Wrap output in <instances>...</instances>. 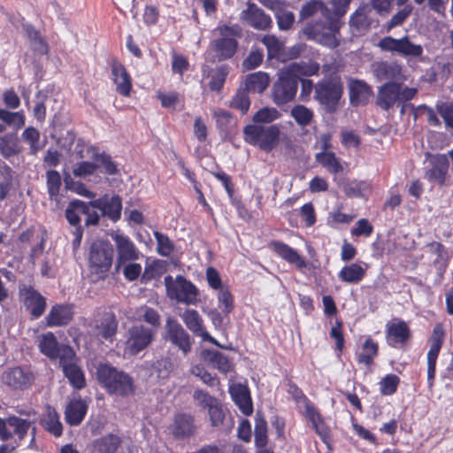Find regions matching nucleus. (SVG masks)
Listing matches in <instances>:
<instances>
[{
  "instance_id": "nucleus-1",
  "label": "nucleus",
  "mask_w": 453,
  "mask_h": 453,
  "mask_svg": "<svg viewBox=\"0 0 453 453\" xmlns=\"http://www.w3.org/2000/svg\"><path fill=\"white\" fill-rule=\"evenodd\" d=\"M319 65L317 63H290L280 70L278 81L273 85V100L277 105L287 104L294 99L297 90V79L302 76L317 74Z\"/></svg>"
},
{
  "instance_id": "nucleus-2",
  "label": "nucleus",
  "mask_w": 453,
  "mask_h": 453,
  "mask_svg": "<svg viewBox=\"0 0 453 453\" xmlns=\"http://www.w3.org/2000/svg\"><path fill=\"white\" fill-rule=\"evenodd\" d=\"M319 16L326 20L325 26L319 24L305 28V33L319 43L330 48H334L339 42L336 34L339 31L337 22L330 18V12L320 1L311 0L303 5L300 11V19H306L311 17Z\"/></svg>"
},
{
  "instance_id": "nucleus-3",
  "label": "nucleus",
  "mask_w": 453,
  "mask_h": 453,
  "mask_svg": "<svg viewBox=\"0 0 453 453\" xmlns=\"http://www.w3.org/2000/svg\"><path fill=\"white\" fill-rule=\"evenodd\" d=\"M96 376L100 384L111 394L127 395L134 391L131 377L109 365L100 364L97 367Z\"/></svg>"
},
{
  "instance_id": "nucleus-4",
  "label": "nucleus",
  "mask_w": 453,
  "mask_h": 453,
  "mask_svg": "<svg viewBox=\"0 0 453 453\" xmlns=\"http://www.w3.org/2000/svg\"><path fill=\"white\" fill-rule=\"evenodd\" d=\"M216 31L219 33V38L215 39L211 43L212 61H223L231 58L238 46L236 38L242 35L241 27L238 25H220L216 28Z\"/></svg>"
},
{
  "instance_id": "nucleus-5",
  "label": "nucleus",
  "mask_w": 453,
  "mask_h": 453,
  "mask_svg": "<svg viewBox=\"0 0 453 453\" xmlns=\"http://www.w3.org/2000/svg\"><path fill=\"white\" fill-rule=\"evenodd\" d=\"M280 129L277 125H247L243 128V137L249 144L270 152L280 142Z\"/></svg>"
},
{
  "instance_id": "nucleus-6",
  "label": "nucleus",
  "mask_w": 453,
  "mask_h": 453,
  "mask_svg": "<svg viewBox=\"0 0 453 453\" xmlns=\"http://www.w3.org/2000/svg\"><path fill=\"white\" fill-rule=\"evenodd\" d=\"M166 296L186 305H196L198 302L199 290L182 275L173 277L167 275L164 279Z\"/></svg>"
},
{
  "instance_id": "nucleus-7",
  "label": "nucleus",
  "mask_w": 453,
  "mask_h": 453,
  "mask_svg": "<svg viewBox=\"0 0 453 453\" xmlns=\"http://www.w3.org/2000/svg\"><path fill=\"white\" fill-rule=\"evenodd\" d=\"M112 246L104 241H95L89 248L88 266L91 273L104 278L112 265Z\"/></svg>"
},
{
  "instance_id": "nucleus-8",
  "label": "nucleus",
  "mask_w": 453,
  "mask_h": 453,
  "mask_svg": "<svg viewBox=\"0 0 453 453\" xmlns=\"http://www.w3.org/2000/svg\"><path fill=\"white\" fill-rule=\"evenodd\" d=\"M154 328H147L142 324H135L126 332L124 354L135 356L147 349L156 339Z\"/></svg>"
},
{
  "instance_id": "nucleus-9",
  "label": "nucleus",
  "mask_w": 453,
  "mask_h": 453,
  "mask_svg": "<svg viewBox=\"0 0 453 453\" xmlns=\"http://www.w3.org/2000/svg\"><path fill=\"white\" fill-rule=\"evenodd\" d=\"M418 90L414 88L403 87L399 83L388 82L378 91L377 104L383 110H388L395 104L412 99Z\"/></svg>"
},
{
  "instance_id": "nucleus-10",
  "label": "nucleus",
  "mask_w": 453,
  "mask_h": 453,
  "mask_svg": "<svg viewBox=\"0 0 453 453\" xmlns=\"http://www.w3.org/2000/svg\"><path fill=\"white\" fill-rule=\"evenodd\" d=\"M288 393L293 396L300 412L309 419L319 436L326 439L328 434L327 430L326 428L325 430L321 428L320 425L322 423V418L312 403L296 385H289Z\"/></svg>"
},
{
  "instance_id": "nucleus-11",
  "label": "nucleus",
  "mask_w": 453,
  "mask_h": 453,
  "mask_svg": "<svg viewBox=\"0 0 453 453\" xmlns=\"http://www.w3.org/2000/svg\"><path fill=\"white\" fill-rule=\"evenodd\" d=\"M378 47L381 50L395 53L403 58H419L423 54V47L411 42L408 36L400 39L386 36L378 42Z\"/></svg>"
},
{
  "instance_id": "nucleus-12",
  "label": "nucleus",
  "mask_w": 453,
  "mask_h": 453,
  "mask_svg": "<svg viewBox=\"0 0 453 453\" xmlns=\"http://www.w3.org/2000/svg\"><path fill=\"white\" fill-rule=\"evenodd\" d=\"M88 326L95 336L111 341L117 333L118 321L112 311L104 310L94 314Z\"/></svg>"
},
{
  "instance_id": "nucleus-13",
  "label": "nucleus",
  "mask_w": 453,
  "mask_h": 453,
  "mask_svg": "<svg viewBox=\"0 0 453 453\" xmlns=\"http://www.w3.org/2000/svg\"><path fill=\"white\" fill-rule=\"evenodd\" d=\"M342 94V86L336 78L325 80L315 87V98L326 108L333 111Z\"/></svg>"
},
{
  "instance_id": "nucleus-14",
  "label": "nucleus",
  "mask_w": 453,
  "mask_h": 453,
  "mask_svg": "<svg viewBox=\"0 0 453 453\" xmlns=\"http://www.w3.org/2000/svg\"><path fill=\"white\" fill-rule=\"evenodd\" d=\"M165 340L177 347L183 355H188L192 348L193 341L183 326L171 317L165 321Z\"/></svg>"
},
{
  "instance_id": "nucleus-15",
  "label": "nucleus",
  "mask_w": 453,
  "mask_h": 453,
  "mask_svg": "<svg viewBox=\"0 0 453 453\" xmlns=\"http://www.w3.org/2000/svg\"><path fill=\"white\" fill-rule=\"evenodd\" d=\"M65 376L70 384L76 389H81L86 386V380L81 368L76 363V357L72 349H64V353L59 362Z\"/></svg>"
},
{
  "instance_id": "nucleus-16",
  "label": "nucleus",
  "mask_w": 453,
  "mask_h": 453,
  "mask_svg": "<svg viewBox=\"0 0 453 453\" xmlns=\"http://www.w3.org/2000/svg\"><path fill=\"white\" fill-rule=\"evenodd\" d=\"M240 19L257 30H268L273 25L271 17L250 2L247 3V8L241 12Z\"/></svg>"
},
{
  "instance_id": "nucleus-17",
  "label": "nucleus",
  "mask_w": 453,
  "mask_h": 453,
  "mask_svg": "<svg viewBox=\"0 0 453 453\" xmlns=\"http://www.w3.org/2000/svg\"><path fill=\"white\" fill-rule=\"evenodd\" d=\"M444 330L441 325H436L430 339V349L427 352V380L429 386L433 385L435 376L436 360L441 348Z\"/></svg>"
},
{
  "instance_id": "nucleus-18",
  "label": "nucleus",
  "mask_w": 453,
  "mask_h": 453,
  "mask_svg": "<svg viewBox=\"0 0 453 453\" xmlns=\"http://www.w3.org/2000/svg\"><path fill=\"white\" fill-rule=\"evenodd\" d=\"M186 326L195 334L199 335L203 341L210 342L219 347H221L215 338L210 335L203 326V320L197 311L187 309L180 315Z\"/></svg>"
},
{
  "instance_id": "nucleus-19",
  "label": "nucleus",
  "mask_w": 453,
  "mask_h": 453,
  "mask_svg": "<svg viewBox=\"0 0 453 453\" xmlns=\"http://www.w3.org/2000/svg\"><path fill=\"white\" fill-rule=\"evenodd\" d=\"M19 294L25 307L34 319L39 318L44 312L45 298L39 292L31 287H24L20 289Z\"/></svg>"
},
{
  "instance_id": "nucleus-20",
  "label": "nucleus",
  "mask_w": 453,
  "mask_h": 453,
  "mask_svg": "<svg viewBox=\"0 0 453 453\" xmlns=\"http://www.w3.org/2000/svg\"><path fill=\"white\" fill-rule=\"evenodd\" d=\"M386 339L388 345L396 348L403 344L411 336V331L406 322L393 319L386 326Z\"/></svg>"
},
{
  "instance_id": "nucleus-21",
  "label": "nucleus",
  "mask_w": 453,
  "mask_h": 453,
  "mask_svg": "<svg viewBox=\"0 0 453 453\" xmlns=\"http://www.w3.org/2000/svg\"><path fill=\"white\" fill-rule=\"evenodd\" d=\"M111 237L117 247L118 267L127 261L135 260L138 258L139 252L129 237L118 233L112 234Z\"/></svg>"
},
{
  "instance_id": "nucleus-22",
  "label": "nucleus",
  "mask_w": 453,
  "mask_h": 453,
  "mask_svg": "<svg viewBox=\"0 0 453 453\" xmlns=\"http://www.w3.org/2000/svg\"><path fill=\"white\" fill-rule=\"evenodd\" d=\"M4 382L13 389H26L34 381V375L20 367H14L6 371L3 375Z\"/></svg>"
},
{
  "instance_id": "nucleus-23",
  "label": "nucleus",
  "mask_w": 453,
  "mask_h": 453,
  "mask_svg": "<svg viewBox=\"0 0 453 453\" xmlns=\"http://www.w3.org/2000/svg\"><path fill=\"white\" fill-rule=\"evenodd\" d=\"M38 347L41 352L50 359L59 358L61 361L64 349H71L65 345H59L53 333H46L40 336Z\"/></svg>"
},
{
  "instance_id": "nucleus-24",
  "label": "nucleus",
  "mask_w": 453,
  "mask_h": 453,
  "mask_svg": "<svg viewBox=\"0 0 453 453\" xmlns=\"http://www.w3.org/2000/svg\"><path fill=\"white\" fill-rule=\"evenodd\" d=\"M93 208L101 211V215L108 216L112 220H117L120 217L122 204L119 196L111 198H99L90 202Z\"/></svg>"
},
{
  "instance_id": "nucleus-25",
  "label": "nucleus",
  "mask_w": 453,
  "mask_h": 453,
  "mask_svg": "<svg viewBox=\"0 0 453 453\" xmlns=\"http://www.w3.org/2000/svg\"><path fill=\"white\" fill-rule=\"evenodd\" d=\"M73 318V306L69 304L54 305L46 317L49 326H63L67 325Z\"/></svg>"
},
{
  "instance_id": "nucleus-26",
  "label": "nucleus",
  "mask_w": 453,
  "mask_h": 453,
  "mask_svg": "<svg viewBox=\"0 0 453 453\" xmlns=\"http://www.w3.org/2000/svg\"><path fill=\"white\" fill-rule=\"evenodd\" d=\"M372 73L379 81L390 80L400 81L402 66L396 63L378 62L372 65Z\"/></svg>"
},
{
  "instance_id": "nucleus-27",
  "label": "nucleus",
  "mask_w": 453,
  "mask_h": 453,
  "mask_svg": "<svg viewBox=\"0 0 453 453\" xmlns=\"http://www.w3.org/2000/svg\"><path fill=\"white\" fill-rule=\"evenodd\" d=\"M229 392L241 411L246 416L250 415L253 411V407L247 387L241 383L234 384L229 388Z\"/></svg>"
},
{
  "instance_id": "nucleus-28",
  "label": "nucleus",
  "mask_w": 453,
  "mask_h": 453,
  "mask_svg": "<svg viewBox=\"0 0 453 453\" xmlns=\"http://www.w3.org/2000/svg\"><path fill=\"white\" fill-rule=\"evenodd\" d=\"M131 319L142 320L149 324L147 328H154L155 333L157 334L158 328L161 326V317L159 313L151 307L142 305L136 308L132 313Z\"/></svg>"
},
{
  "instance_id": "nucleus-29",
  "label": "nucleus",
  "mask_w": 453,
  "mask_h": 453,
  "mask_svg": "<svg viewBox=\"0 0 453 453\" xmlns=\"http://www.w3.org/2000/svg\"><path fill=\"white\" fill-rule=\"evenodd\" d=\"M111 75L116 85V90L122 96H127L132 88L131 79L125 67L120 64H113Z\"/></svg>"
},
{
  "instance_id": "nucleus-30",
  "label": "nucleus",
  "mask_w": 453,
  "mask_h": 453,
  "mask_svg": "<svg viewBox=\"0 0 453 453\" xmlns=\"http://www.w3.org/2000/svg\"><path fill=\"white\" fill-rule=\"evenodd\" d=\"M121 439L113 434H108L91 443L90 453H116Z\"/></svg>"
},
{
  "instance_id": "nucleus-31",
  "label": "nucleus",
  "mask_w": 453,
  "mask_h": 453,
  "mask_svg": "<svg viewBox=\"0 0 453 453\" xmlns=\"http://www.w3.org/2000/svg\"><path fill=\"white\" fill-rule=\"evenodd\" d=\"M271 247L281 258L295 265L297 268L301 269L306 266L305 260L297 253L296 250L288 245L280 242H273L271 243Z\"/></svg>"
},
{
  "instance_id": "nucleus-32",
  "label": "nucleus",
  "mask_w": 453,
  "mask_h": 453,
  "mask_svg": "<svg viewBox=\"0 0 453 453\" xmlns=\"http://www.w3.org/2000/svg\"><path fill=\"white\" fill-rule=\"evenodd\" d=\"M195 432L194 418L187 414H179L175 417L172 426V433L178 439L192 435Z\"/></svg>"
},
{
  "instance_id": "nucleus-33",
  "label": "nucleus",
  "mask_w": 453,
  "mask_h": 453,
  "mask_svg": "<svg viewBox=\"0 0 453 453\" xmlns=\"http://www.w3.org/2000/svg\"><path fill=\"white\" fill-rule=\"evenodd\" d=\"M88 410V405L81 399L73 400L65 408V420L71 426H78L83 420Z\"/></svg>"
},
{
  "instance_id": "nucleus-34",
  "label": "nucleus",
  "mask_w": 453,
  "mask_h": 453,
  "mask_svg": "<svg viewBox=\"0 0 453 453\" xmlns=\"http://www.w3.org/2000/svg\"><path fill=\"white\" fill-rule=\"evenodd\" d=\"M372 96V91L365 82L357 80L349 82V97L353 104H365Z\"/></svg>"
},
{
  "instance_id": "nucleus-35",
  "label": "nucleus",
  "mask_w": 453,
  "mask_h": 453,
  "mask_svg": "<svg viewBox=\"0 0 453 453\" xmlns=\"http://www.w3.org/2000/svg\"><path fill=\"white\" fill-rule=\"evenodd\" d=\"M42 426L50 434L58 437L63 433V426L59 420V415L56 410L47 405L45 407V413L41 420Z\"/></svg>"
},
{
  "instance_id": "nucleus-36",
  "label": "nucleus",
  "mask_w": 453,
  "mask_h": 453,
  "mask_svg": "<svg viewBox=\"0 0 453 453\" xmlns=\"http://www.w3.org/2000/svg\"><path fill=\"white\" fill-rule=\"evenodd\" d=\"M372 9L369 5L360 6L355 13L352 14L349 23L350 26L355 27L358 32L367 30L372 23Z\"/></svg>"
},
{
  "instance_id": "nucleus-37",
  "label": "nucleus",
  "mask_w": 453,
  "mask_h": 453,
  "mask_svg": "<svg viewBox=\"0 0 453 453\" xmlns=\"http://www.w3.org/2000/svg\"><path fill=\"white\" fill-rule=\"evenodd\" d=\"M270 78L264 72H256L246 76L244 89L248 92L262 93L268 87Z\"/></svg>"
},
{
  "instance_id": "nucleus-38",
  "label": "nucleus",
  "mask_w": 453,
  "mask_h": 453,
  "mask_svg": "<svg viewBox=\"0 0 453 453\" xmlns=\"http://www.w3.org/2000/svg\"><path fill=\"white\" fill-rule=\"evenodd\" d=\"M340 187L349 197H364L371 190V186L365 181L344 180Z\"/></svg>"
},
{
  "instance_id": "nucleus-39",
  "label": "nucleus",
  "mask_w": 453,
  "mask_h": 453,
  "mask_svg": "<svg viewBox=\"0 0 453 453\" xmlns=\"http://www.w3.org/2000/svg\"><path fill=\"white\" fill-rule=\"evenodd\" d=\"M365 275V269L358 264H350L342 268L339 272V278L346 283L356 284L363 280Z\"/></svg>"
},
{
  "instance_id": "nucleus-40",
  "label": "nucleus",
  "mask_w": 453,
  "mask_h": 453,
  "mask_svg": "<svg viewBox=\"0 0 453 453\" xmlns=\"http://www.w3.org/2000/svg\"><path fill=\"white\" fill-rule=\"evenodd\" d=\"M203 358L209 362L212 367L218 369L223 373H226L231 369V364L228 358L222 353L215 350H207L203 352Z\"/></svg>"
},
{
  "instance_id": "nucleus-41",
  "label": "nucleus",
  "mask_w": 453,
  "mask_h": 453,
  "mask_svg": "<svg viewBox=\"0 0 453 453\" xmlns=\"http://www.w3.org/2000/svg\"><path fill=\"white\" fill-rule=\"evenodd\" d=\"M86 210V203L81 200H73L69 203L65 210V218L70 225L76 227L81 226V217L82 211Z\"/></svg>"
},
{
  "instance_id": "nucleus-42",
  "label": "nucleus",
  "mask_w": 453,
  "mask_h": 453,
  "mask_svg": "<svg viewBox=\"0 0 453 453\" xmlns=\"http://www.w3.org/2000/svg\"><path fill=\"white\" fill-rule=\"evenodd\" d=\"M193 399L196 404L203 410H206L210 413L216 406L220 403V401L211 395L208 392L202 389H196L193 394Z\"/></svg>"
},
{
  "instance_id": "nucleus-43",
  "label": "nucleus",
  "mask_w": 453,
  "mask_h": 453,
  "mask_svg": "<svg viewBox=\"0 0 453 453\" xmlns=\"http://www.w3.org/2000/svg\"><path fill=\"white\" fill-rule=\"evenodd\" d=\"M280 112L273 107H263L259 109L252 117V125L271 124L280 118Z\"/></svg>"
},
{
  "instance_id": "nucleus-44",
  "label": "nucleus",
  "mask_w": 453,
  "mask_h": 453,
  "mask_svg": "<svg viewBox=\"0 0 453 453\" xmlns=\"http://www.w3.org/2000/svg\"><path fill=\"white\" fill-rule=\"evenodd\" d=\"M315 158L332 173H337L342 171V166L333 152L317 153Z\"/></svg>"
},
{
  "instance_id": "nucleus-45",
  "label": "nucleus",
  "mask_w": 453,
  "mask_h": 453,
  "mask_svg": "<svg viewBox=\"0 0 453 453\" xmlns=\"http://www.w3.org/2000/svg\"><path fill=\"white\" fill-rule=\"evenodd\" d=\"M378 354V344L368 338L362 346V352L357 356L358 363L365 364L369 366L372 363V359Z\"/></svg>"
},
{
  "instance_id": "nucleus-46",
  "label": "nucleus",
  "mask_w": 453,
  "mask_h": 453,
  "mask_svg": "<svg viewBox=\"0 0 453 453\" xmlns=\"http://www.w3.org/2000/svg\"><path fill=\"white\" fill-rule=\"evenodd\" d=\"M0 151L5 157L18 154L20 146L17 137L11 134L0 137Z\"/></svg>"
},
{
  "instance_id": "nucleus-47",
  "label": "nucleus",
  "mask_w": 453,
  "mask_h": 453,
  "mask_svg": "<svg viewBox=\"0 0 453 453\" xmlns=\"http://www.w3.org/2000/svg\"><path fill=\"white\" fill-rule=\"evenodd\" d=\"M248 91L244 88H239L229 103L231 108L236 109L242 114H246L250 106V100Z\"/></svg>"
},
{
  "instance_id": "nucleus-48",
  "label": "nucleus",
  "mask_w": 453,
  "mask_h": 453,
  "mask_svg": "<svg viewBox=\"0 0 453 453\" xmlns=\"http://www.w3.org/2000/svg\"><path fill=\"white\" fill-rule=\"evenodd\" d=\"M255 421V444L257 448H264L267 444V423L259 414Z\"/></svg>"
},
{
  "instance_id": "nucleus-49",
  "label": "nucleus",
  "mask_w": 453,
  "mask_h": 453,
  "mask_svg": "<svg viewBox=\"0 0 453 453\" xmlns=\"http://www.w3.org/2000/svg\"><path fill=\"white\" fill-rule=\"evenodd\" d=\"M7 423L10 427L13 428V433L17 434L19 439H23L27 435L32 421L16 416H10L7 418Z\"/></svg>"
},
{
  "instance_id": "nucleus-50",
  "label": "nucleus",
  "mask_w": 453,
  "mask_h": 453,
  "mask_svg": "<svg viewBox=\"0 0 453 453\" xmlns=\"http://www.w3.org/2000/svg\"><path fill=\"white\" fill-rule=\"evenodd\" d=\"M47 188L51 199L58 201L61 187V176L58 172L50 170L47 172Z\"/></svg>"
},
{
  "instance_id": "nucleus-51",
  "label": "nucleus",
  "mask_w": 453,
  "mask_h": 453,
  "mask_svg": "<svg viewBox=\"0 0 453 453\" xmlns=\"http://www.w3.org/2000/svg\"><path fill=\"white\" fill-rule=\"evenodd\" d=\"M0 119L13 128L19 129L25 125V116L23 111L11 112L0 109Z\"/></svg>"
},
{
  "instance_id": "nucleus-52",
  "label": "nucleus",
  "mask_w": 453,
  "mask_h": 453,
  "mask_svg": "<svg viewBox=\"0 0 453 453\" xmlns=\"http://www.w3.org/2000/svg\"><path fill=\"white\" fill-rule=\"evenodd\" d=\"M291 116L300 126H308L313 119V112L303 105H296L291 110Z\"/></svg>"
},
{
  "instance_id": "nucleus-53",
  "label": "nucleus",
  "mask_w": 453,
  "mask_h": 453,
  "mask_svg": "<svg viewBox=\"0 0 453 453\" xmlns=\"http://www.w3.org/2000/svg\"><path fill=\"white\" fill-rule=\"evenodd\" d=\"M278 27L280 30H288L293 26L295 15L281 5L275 12Z\"/></svg>"
},
{
  "instance_id": "nucleus-54",
  "label": "nucleus",
  "mask_w": 453,
  "mask_h": 453,
  "mask_svg": "<svg viewBox=\"0 0 453 453\" xmlns=\"http://www.w3.org/2000/svg\"><path fill=\"white\" fill-rule=\"evenodd\" d=\"M25 30L34 50L41 54L47 53L48 46L41 38L39 32L31 26H26Z\"/></svg>"
},
{
  "instance_id": "nucleus-55",
  "label": "nucleus",
  "mask_w": 453,
  "mask_h": 453,
  "mask_svg": "<svg viewBox=\"0 0 453 453\" xmlns=\"http://www.w3.org/2000/svg\"><path fill=\"white\" fill-rule=\"evenodd\" d=\"M229 68L226 65L218 67L211 75L209 87L211 90L219 91L226 81Z\"/></svg>"
},
{
  "instance_id": "nucleus-56",
  "label": "nucleus",
  "mask_w": 453,
  "mask_h": 453,
  "mask_svg": "<svg viewBox=\"0 0 453 453\" xmlns=\"http://www.w3.org/2000/svg\"><path fill=\"white\" fill-rule=\"evenodd\" d=\"M154 237L157 241V251L163 257H168L173 250V243L169 237L157 231L154 232Z\"/></svg>"
},
{
  "instance_id": "nucleus-57",
  "label": "nucleus",
  "mask_w": 453,
  "mask_h": 453,
  "mask_svg": "<svg viewBox=\"0 0 453 453\" xmlns=\"http://www.w3.org/2000/svg\"><path fill=\"white\" fill-rule=\"evenodd\" d=\"M65 186L66 189L84 197L94 198L96 196V194L88 190L83 183L73 180L70 176L65 177Z\"/></svg>"
},
{
  "instance_id": "nucleus-58",
  "label": "nucleus",
  "mask_w": 453,
  "mask_h": 453,
  "mask_svg": "<svg viewBox=\"0 0 453 453\" xmlns=\"http://www.w3.org/2000/svg\"><path fill=\"white\" fill-rule=\"evenodd\" d=\"M218 301L222 311L227 315L234 309V298L230 291L225 288L218 291Z\"/></svg>"
},
{
  "instance_id": "nucleus-59",
  "label": "nucleus",
  "mask_w": 453,
  "mask_h": 453,
  "mask_svg": "<svg viewBox=\"0 0 453 453\" xmlns=\"http://www.w3.org/2000/svg\"><path fill=\"white\" fill-rule=\"evenodd\" d=\"M399 378L395 374H388L380 382V392L382 395H389L396 391L399 384Z\"/></svg>"
},
{
  "instance_id": "nucleus-60",
  "label": "nucleus",
  "mask_w": 453,
  "mask_h": 453,
  "mask_svg": "<svg viewBox=\"0 0 453 453\" xmlns=\"http://www.w3.org/2000/svg\"><path fill=\"white\" fill-rule=\"evenodd\" d=\"M22 138L29 143L32 154H35L39 151L40 146L38 145V141L40 138V133L37 129L35 127L26 128L22 134Z\"/></svg>"
},
{
  "instance_id": "nucleus-61",
  "label": "nucleus",
  "mask_w": 453,
  "mask_h": 453,
  "mask_svg": "<svg viewBox=\"0 0 453 453\" xmlns=\"http://www.w3.org/2000/svg\"><path fill=\"white\" fill-rule=\"evenodd\" d=\"M262 42L266 47L270 57L277 56L282 49L281 42L273 35H265L262 38Z\"/></svg>"
},
{
  "instance_id": "nucleus-62",
  "label": "nucleus",
  "mask_w": 453,
  "mask_h": 453,
  "mask_svg": "<svg viewBox=\"0 0 453 453\" xmlns=\"http://www.w3.org/2000/svg\"><path fill=\"white\" fill-rule=\"evenodd\" d=\"M98 165L91 162H81L73 168V173L75 177L85 178L95 173Z\"/></svg>"
},
{
  "instance_id": "nucleus-63",
  "label": "nucleus",
  "mask_w": 453,
  "mask_h": 453,
  "mask_svg": "<svg viewBox=\"0 0 453 453\" xmlns=\"http://www.w3.org/2000/svg\"><path fill=\"white\" fill-rule=\"evenodd\" d=\"M190 372L199 378L204 384L213 387L216 385L217 380L211 373H209L203 367L194 365L190 369Z\"/></svg>"
},
{
  "instance_id": "nucleus-64",
  "label": "nucleus",
  "mask_w": 453,
  "mask_h": 453,
  "mask_svg": "<svg viewBox=\"0 0 453 453\" xmlns=\"http://www.w3.org/2000/svg\"><path fill=\"white\" fill-rule=\"evenodd\" d=\"M436 110L443 118L446 125L453 128V104L440 103L436 104Z\"/></svg>"
}]
</instances>
